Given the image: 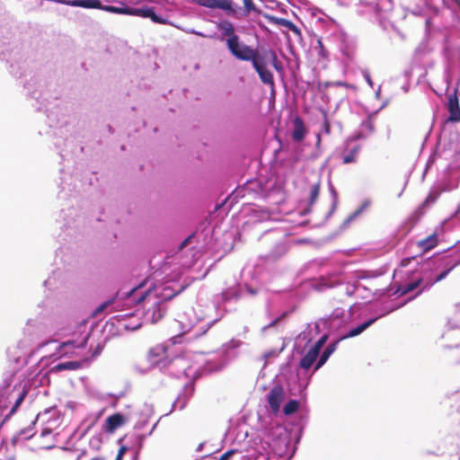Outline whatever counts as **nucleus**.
Here are the masks:
<instances>
[{
	"label": "nucleus",
	"mask_w": 460,
	"mask_h": 460,
	"mask_svg": "<svg viewBox=\"0 0 460 460\" xmlns=\"http://www.w3.org/2000/svg\"><path fill=\"white\" fill-rule=\"evenodd\" d=\"M122 459H123V457H120V456H116L115 460H122Z\"/></svg>",
	"instance_id": "obj_46"
},
{
	"label": "nucleus",
	"mask_w": 460,
	"mask_h": 460,
	"mask_svg": "<svg viewBox=\"0 0 460 460\" xmlns=\"http://www.w3.org/2000/svg\"><path fill=\"white\" fill-rule=\"evenodd\" d=\"M429 201L435 202V198L429 195L425 203H429Z\"/></svg>",
	"instance_id": "obj_43"
},
{
	"label": "nucleus",
	"mask_w": 460,
	"mask_h": 460,
	"mask_svg": "<svg viewBox=\"0 0 460 460\" xmlns=\"http://www.w3.org/2000/svg\"><path fill=\"white\" fill-rule=\"evenodd\" d=\"M167 351V346L157 344L148 349L146 359L154 367L166 368L173 362V358L169 357Z\"/></svg>",
	"instance_id": "obj_2"
},
{
	"label": "nucleus",
	"mask_w": 460,
	"mask_h": 460,
	"mask_svg": "<svg viewBox=\"0 0 460 460\" xmlns=\"http://www.w3.org/2000/svg\"><path fill=\"white\" fill-rule=\"evenodd\" d=\"M66 4L73 6H81L86 8V0H72L67 1Z\"/></svg>",
	"instance_id": "obj_33"
},
{
	"label": "nucleus",
	"mask_w": 460,
	"mask_h": 460,
	"mask_svg": "<svg viewBox=\"0 0 460 460\" xmlns=\"http://www.w3.org/2000/svg\"><path fill=\"white\" fill-rule=\"evenodd\" d=\"M454 267H451L450 269L447 270H444L442 271L435 279V281L433 283H425L421 288L417 292L416 296H419L420 295L425 289L429 288V287H431L434 283L436 282H438V281H441L442 279H444L447 274L451 271V270L453 269Z\"/></svg>",
	"instance_id": "obj_18"
},
{
	"label": "nucleus",
	"mask_w": 460,
	"mask_h": 460,
	"mask_svg": "<svg viewBox=\"0 0 460 460\" xmlns=\"http://www.w3.org/2000/svg\"><path fill=\"white\" fill-rule=\"evenodd\" d=\"M327 339H328V336L326 334L323 335L314 343V345L312 348H310V349H313L314 351H315V353L320 354V351H321L322 348L323 347V345L325 344V342L327 341Z\"/></svg>",
	"instance_id": "obj_24"
},
{
	"label": "nucleus",
	"mask_w": 460,
	"mask_h": 460,
	"mask_svg": "<svg viewBox=\"0 0 460 460\" xmlns=\"http://www.w3.org/2000/svg\"><path fill=\"white\" fill-rule=\"evenodd\" d=\"M422 282H423L422 278H418V279L411 281L408 284L400 285L397 287V288L395 290V294H397L399 296H402L415 290L416 288H420L421 286Z\"/></svg>",
	"instance_id": "obj_8"
},
{
	"label": "nucleus",
	"mask_w": 460,
	"mask_h": 460,
	"mask_svg": "<svg viewBox=\"0 0 460 460\" xmlns=\"http://www.w3.org/2000/svg\"><path fill=\"white\" fill-rule=\"evenodd\" d=\"M265 18L267 19V21L269 22L276 24V25L283 26V27H284L286 22L288 21L285 18H279V17H276L273 15H269V14L265 15Z\"/></svg>",
	"instance_id": "obj_25"
},
{
	"label": "nucleus",
	"mask_w": 460,
	"mask_h": 460,
	"mask_svg": "<svg viewBox=\"0 0 460 460\" xmlns=\"http://www.w3.org/2000/svg\"><path fill=\"white\" fill-rule=\"evenodd\" d=\"M337 347V342L330 343L323 351L322 355L319 358V360L317 361L314 371L318 370L320 367H322L325 362L328 360V358L331 357V355L335 351Z\"/></svg>",
	"instance_id": "obj_10"
},
{
	"label": "nucleus",
	"mask_w": 460,
	"mask_h": 460,
	"mask_svg": "<svg viewBox=\"0 0 460 460\" xmlns=\"http://www.w3.org/2000/svg\"><path fill=\"white\" fill-rule=\"evenodd\" d=\"M103 10L108 11L110 13H121V14H129L130 15L131 7H117V6H113V5H105L103 7Z\"/></svg>",
	"instance_id": "obj_20"
},
{
	"label": "nucleus",
	"mask_w": 460,
	"mask_h": 460,
	"mask_svg": "<svg viewBox=\"0 0 460 460\" xmlns=\"http://www.w3.org/2000/svg\"><path fill=\"white\" fill-rule=\"evenodd\" d=\"M220 460V459H219Z\"/></svg>",
	"instance_id": "obj_47"
},
{
	"label": "nucleus",
	"mask_w": 460,
	"mask_h": 460,
	"mask_svg": "<svg viewBox=\"0 0 460 460\" xmlns=\"http://www.w3.org/2000/svg\"><path fill=\"white\" fill-rule=\"evenodd\" d=\"M330 86H334L333 85V82H319L317 84V88L319 91L323 92V91H325L328 87Z\"/></svg>",
	"instance_id": "obj_32"
},
{
	"label": "nucleus",
	"mask_w": 460,
	"mask_h": 460,
	"mask_svg": "<svg viewBox=\"0 0 460 460\" xmlns=\"http://www.w3.org/2000/svg\"><path fill=\"white\" fill-rule=\"evenodd\" d=\"M193 2L203 7L221 9L228 13H234L231 0H193Z\"/></svg>",
	"instance_id": "obj_4"
},
{
	"label": "nucleus",
	"mask_w": 460,
	"mask_h": 460,
	"mask_svg": "<svg viewBox=\"0 0 460 460\" xmlns=\"http://www.w3.org/2000/svg\"><path fill=\"white\" fill-rule=\"evenodd\" d=\"M370 206L369 200H365L360 207L355 210L352 214H350L345 220L344 225L347 226L349 222L354 220L358 216H359L365 209H367Z\"/></svg>",
	"instance_id": "obj_17"
},
{
	"label": "nucleus",
	"mask_w": 460,
	"mask_h": 460,
	"mask_svg": "<svg viewBox=\"0 0 460 460\" xmlns=\"http://www.w3.org/2000/svg\"><path fill=\"white\" fill-rule=\"evenodd\" d=\"M152 7H145V8H131L130 15L141 16L144 18H147L149 15V12Z\"/></svg>",
	"instance_id": "obj_22"
},
{
	"label": "nucleus",
	"mask_w": 460,
	"mask_h": 460,
	"mask_svg": "<svg viewBox=\"0 0 460 460\" xmlns=\"http://www.w3.org/2000/svg\"><path fill=\"white\" fill-rule=\"evenodd\" d=\"M103 7L100 2V0H88V8H98L102 9Z\"/></svg>",
	"instance_id": "obj_34"
},
{
	"label": "nucleus",
	"mask_w": 460,
	"mask_h": 460,
	"mask_svg": "<svg viewBox=\"0 0 460 460\" xmlns=\"http://www.w3.org/2000/svg\"><path fill=\"white\" fill-rule=\"evenodd\" d=\"M319 354L309 349L306 354L300 359L299 367L305 370H308L316 361Z\"/></svg>",
	"instance_id": "obj_11"
},
{
	"label": "nucleus",
	"mask_w": 460,
	"mask_h": 460,
	"mask_svg": "<svg viewBox=\"0 0 460 460\" xmlns=\"http://www.w3.org/2000/svg\"><path fill=\"white\" fill-rule=\"evenodd\" d=\"M234 454L233 450L227 451L220 456V460H227Z\"/></svg>",
	"instance_id": "obj_40"
},
{
	"label": "nucleus",
	"mask_w": 460,
	"mask_h": 460,
	"mask_svg": "<svg viewBox=\"0 0 460 460\" xmlns=\"http://www.w3.org/2000/svg\"><path fill=\"white\" fill-rule=\"evenodd\" d=\"M138 287H135L133 288L130 289V291L127 294V296H132L134 295V293L137 290Z\"/></svg>",
	"instance_id": "obj_42"
},
{
	"label": "nucleus",
	"mask_w": 460,
	"mask_h": 460,
	"mask_svg": "<svg viewBox=\"0 0 460 460\" xmlns=\"http://www.w3.org/2000/svg\"><path fill=\"white\" fill-rule=\"evenodd\" d=\"M164 313L159 305H155L153 308L152 323H156L164 317Z\"/></svg>",
	"instance_id": "obj_23"
},
{
	"label": "nucleus",
	"mask_w": 460,
	"mask_h": 460,
	"mask_svg": "<svg viewBox=\"0 0 460 460\" xmlns=\"http://www.w3.org/2000/svg\"><path fill=\"white\" fill-rule=\"evenodd\" d=\"M82 367L81 361H66L58 363L51 369L52 372H59L63 370H76Z\"/></svg>",
	"instance_id": "obj_13"
},
{
	"label": "nucleus",
	"mask_w": 460,
	"mask_h": 460,
	"mask_svg": "<svg viewBox=\"0 0 460 460\" xmlns=\"http://www.w3.org/2000/svg\"><path fill=\"white\" fill-rule=\"evenodd\" d=\"M447 110L449 112V117L447 119V121L459 122L460 121V106H459V100H458V96H457V89H455L454 93H450L448 95Z\"/></svg>",
	"instance_id": "obj_5"
},
{
	"label": "nucleus",
	"mask_w": 460,
	"mask_h": 460,
	"mask_svg": "<svg viewBox=\"0 0 460 460\" xmlns=\"http://www.w3.org/2000/svg\"><path fill=\"white\" fill-rule=\"evenodd\" d=\"M149 15L147 16V18H150L154 22H156V23H162V24H164L165 23V20L160 16H158L155 13V10L154 8H151L149 13Z\"/></svg>",
	"instance_id": "obj_28"
},
{
	"label": "nucleus",
	"mask_w": 460,
	"mask_h": 460,
	"mask_svg": "<svg viewBox=\"0 0 460 460\" xmlns=\"http://www.w3.org/2000/svg\"><path fill=\"white\" fill-rule=\"evenodd\" d=\"M127 418L121 413H114L106 419V431L113 433L116 429L123 426Z\"/></svg>",
	"instance_id": "obj_6"
},
{
	"label": "nucleus",
	"mask_w": 460,
	"mask_h": 460,
	"mask_svg": "<svg viewBox=\"0 0 460 460\" xmlns=\"http://www.w3.org/2000/svg\"><path fill=\"white\" fill-rule=\"evenodd\" d=\"M321 189V181H317L315 183H314L310 188V194H309V205L312 206L315 203L319 197Z\"/></svg>",
	"instance_id": "obj_16"
},
{
	"label": "nucleus",
	"mask_w": 460,
	"mask_h": 460,
	"mask_svg": "<svg viewBox=\"0 0 460 460\" xmlns=\"http://www.w3.org/2000/svg\"><path fill=\"white\" fill-rule=\"evenodd\" d=\"M317 43H318V45H319V47H320V49H320V54H321L323 57H326L327 55H326V51H325V49H324V48H323V42H322L321 40H318V41H317Z\"/></svg>",
	"instance_id": "obj_41"
},
{
	"label": "nucleus",
	"mask_w": 460,
	"mask_h": 460,
	"mask_svg": "<svg viewBox=\"0 0 460 460\" xmlns=\"http://www.w3.org/2000/svg\"><path fill=\"white\" fill-rule=\"evenodd\" d=\"M26 395H27V391L24 390V391H22L19 397L16 399L13 406L12 407V409H11L9 414L7 415V417H9L11 415H13L16 412L17 409L20 407V405L22 404V402L25 399Z\"/></svg>",
	"instance_id": "obj_21"
},
{
	"label": "nucleus",
	"mask_w": 460,
	"mask_h": 460,
	"mask_svg": "<svg viewBox=\"0 0 460 460\" xmlns=\"http://www.w3.org/2000/svg\"><path fill=\"white\" fill-rule=\"evenodd\" d=\"M196 238L195 234L192 233L190 235H189L187 238H185L180 244L179 249L182 250L187 245L193 243L194 239Z\"/></svg>",
	"instance_id": "obj_31"
},
{
	"label": "nucleus",
	"mask_w": 460,
	"mask_h": 460,
	"mask_svg": "<svg viewBox=\"0 0 460 460\" xmlns=\"http://www.w3.org/2000/svg\"><path fill=\"white\" fill-rule=\"evenodd\" d=\"M285 28L288 29L289 31H293L295 34L300 36L301 31L299 28L291 21L288 20L284 25Z\"/></svg>",
	"instance_id": "obj_29"
},
{
	"label": "nucleus",
	"mask_w": 460,
	"mask_h": 460,
	"mask_svg": "<svg viewBox=\"0 0 460 460\" xmlns=\"http://www.w3.org/2000/svg\"><path fill=\"white\" fill-rule=\"evenodd\" d=\"M323 128H324V132L326 134H330V132H331V125H330V122H329L326 115L324 116Z\"/></svg>",
	"instance_id": "obj_37"
},
{
	"label": "nucleus",
	"mask_w": 460,
	"mask_h": 460,
	"mask_svg": "<svg viewBox=\"0 0 460 460\" xmlns=\"http://www.w3.org/2000/svg\"><path fill=\"white\" fill-rule=\"evenodd\" d=\"M103 349V345L102 344H97V346L95 347L93 352L92 353V358H97L102 351Z\"/></svg>",
	"instance_id": "obj_35"
},
{
	"label": "nucleus",
	"mask_w": 460,
	"mask_h": 460,
	"mask_svg": "<svg viewBox=\"0 0 460 460\" xmlns=\"http://www.w3.org/2000/svg\"><path fill=\"white\" fill-rule=\"evenodd\" d=\"M226 43L229 52L236 59L252 62V67L264 84L274 85V76L268 65L270 64L277 71H282L281 62L274 50L268 49L260 51L243 43L239 36L226 39Z\"/></svg>",
	"instance_id": "obj_1"
},
{
	"label": "nucleus",
	"mask_w": 460,
	"mask_h": 460,
	"mask_svg": "<svg viewBox=\"0 0 460 460\" xmlns=\"http://www.w3.org/2000/svg\"><path fill=\"white\" fill-rule=\"evenodd\" d=\"M285 28L288 29L289 31H293L295 34L300 36L301 31L299 28L291 21L288 20L284 25Z\"/></svg>",
	"instance_id": "obj_30"
},
{
	"label": "nucleus",
	"mask_w": 460,
	"mask_h": 460,
	"mask_svg": "<svg viewBox=\"0 0 460 460\" xmlns=\"http://www.w3.org/2000/svg\"><path fill=\"white\" fill-rule=\"evenodd\" d=\"M333 85L334 86H342V87H345L347 89H350V88H354L353 85L346 83V82H341V81H335L333 82Z\"/></svg>",
	"instance_id": "obj_36"
},
{
	"label": "nucleus",
	"mask_w": 460,
	"mask_h": 460,
	"mask_svg": "<svg viewBox=\"0 0 460 460\" xmlns=\"http://www.w3.org/2000/svg\"><path fill=\"white\" fill-rule=\"evenodd\" d=\"M299 408V402L296 400H290L283 408L285 415H291L295 413Z\"/></svg>",
	"instance_id": "obj_19"
},
{
	"label": "nucleus",
	"mask_w": 460,
	"mask_h": 460,
	"mask_svg": "<svg viewBox=\"0 0 460 460\" xmlns=\"http://www.w3.org/2000/svg\"><path fill=\"white\" fill-rule=\"evenodd\" d=\"M438 244V236L436 233L434 232L430 235H429L427 238L422 239L418 242V246L423 251L428 252Z\"/></svg>",
	"instance_id": "obj_12"
},
{
	"label": "nucleus",
	"mask_w": 460,
	"mask_h": 460,
	"mask_svg": "<svg viewBox=\"0 0 460 460\" xmlns=\"http://www.w3.org/2000/svg\"><path fill=\"white\" fill-rule=\"evenodd\" d=\"M279 322V318L272 321L269 325L266 326V328H270V327H272L274 325H276V323Z\"/></svg>",
	"instance_id": "obj_44"
},
{
	"label": "nucleus",
	"mask_w": 460,
	"mask_h": 460,
	"mask_svg": "<svg viewBox=\"0 0 460 460\" xmlns=\"http://www.w3.org/2000/svg\"><path fill=\"white\" fill-rule=\"evenodd\" d=\"M376 319H371L363 323L356 328L351 329L343 338H352L355 337L361 332H363L367 328H368L372 323H374Z\"/></svg>",
	"instance_id": "obj_15"
},
{
	"label": "nucleus",
	"mask_w": 460,
	"mask_h": 460,
	"mask_svg": "<svg viewBox=\"0 0 460 460\" xmlns=\"http://www.w3.org/2000/svg\"><path fill=\"white\" fill-rule=\"evenodd\" d=\"M243 2L245 9V15H248L251 12L256 11V7L252 0H243Z\"/></svg>",
	"instance_id": "obj_27"
},
{
	"label": "nucleus",
	"mask_w": 460,
	"mask_h": 460,
	"mask_svg": "<svg viewBox=\"0 0 460 460\" xmlns=\"http://www.w3.org/2000/svg\"><path fill=\"white\" fill-rule=\"evenodd\" d=\"M217 29L221 31L222 35L227 39H234L238 35L235 33L234 26L229 21H223L217 24Z\"/></svg>",
	"instance_id": "obj_9"
},
{
	"label": "nucleus",
	"mask_w": 460,
	"mask_h": 460,
	"mask_svg": "<svg viewBox=\"0 0 460 460\" xmlns=\"http://www.w3.org/2000/svg\"><path fill=\"white\" fill-rule=\"evenodd\" d=\"M285 399V390L282 385H274L267 394V402L272 413L276 414L279 411L280 404Z\"/></svg>",
	"instance_id": "obj_3"
},
{
	"label": "nucleus",
	"mask_w": 460,
	"mask_h": 460,
	"mask_svg": "<svg viewBox=\"0 0 460 460\" xmlns=\"http://www.w3.org/2000/svg\"><path fill=\"white\" fill-rule=\"evenodd\" d=\"M361 150L360 145H355L348 154L344 155L342 157L343 164H351L356 163L358 160V154Z\"/></svg>",
	"instance_id": "obj_14"
},
{
	"label": "nucleus",
	"mask_w": 460,
	"mask_h": 460,
	"mask_svg": "<svg viewBox=\"0 0 460 460\" xmlns=\"http://www.w3.org/2000/svg\"><path fill=\"white\" fill-rule=\"evenodd\" d=\"M148 294H149V291H146V292L142 293V294H141V295H140V296L136 299V300H137V303H138V304H139V303L143 302V301L146 299V297L148 296Z\"/></svg>",
	"instance_id": "obj_39"
},
{
	"label": "nucleus",
	"mask_w": 460,
	"mask_h": 460,
	"mask_svg": "<svg viewBox=\"0 0 460 460\" xmlns=\"http://www.w3.org/2000/svg\"><path fill=\"white\" fill-rule=\"evenodd\" d=\"M293 126L292 139L296 143H300L306 135L305 123L299 116H296L293 119Z\"/></svg>",
	"instance_id": "obj_7"
},
{
	"label": "nucleus",
	"mask_w": 460,
	"mask_h": 460,
	"mask_svg": "<svg viewBox=\"0 0 460 460\" xmlns=\"http://www.w3.org/2000/svg\"><path fill=\"white\" fill-rule=\"evenodd\" d=\"M127 451H128V447H126V446H121V447H119V451H118L117 456H120V457H123V456H124V455L127 453Z\"/></svg>",
	"instance_id": "obj_38"
},
{
	"label": "nucleus",
	"mask_w": 460,
	"mask_h": 460,
	"mask_svg": "<svg viewBox=\"0 0 460 460\" xmlns=\"http://www.w3.org/2000/svg\"><path fill=\"white\" fill-rule=\"evenodd\" d=\"M113 300H108L103 303H102L92 314V317L98 316L101 313L104 312V310L111 305Z\"/></svg>",
	"instance_id": "obj_26"
},
{
	"label": "nucleus",
	"mask_w": 460,
	"mask_h": 460,
	"mask_svg": "<svg viewBox=\"0 0 460 460\" xmlns=\"http://www.w3.org/2000/svg\"><path fill=\"white\" fill-rule=\"evenodd\" d=\"M305 242H307V240H305V239H300V240H297L296 243H305Z\"/></svg>",
	"instance_id": "obj_45"
}]
</instances>
